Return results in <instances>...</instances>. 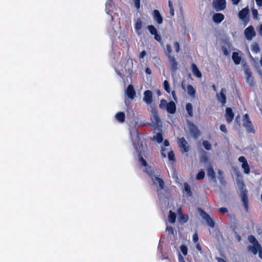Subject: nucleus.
<instances>
[{
    "label": "nucleus",
    "mask_w": 262,
    "mask_h": 262,
    "mask_svg": "<svg viewBox=\"0 0 262 262\" xmlns=\"http://www.w3.org/2000/svg\"><path fill=\"white\" fill-rule=\"evenodd\" d=\"M159 107L162 110H166L167 112L172 114H174L177 110L176 105L173 101L167 102L164 99L160 100Z\"/></svg>",
    "instance_id": "f257e3e1"
},
{
    "label": "nucleus",
    "mask_w": 262,
    "mask_h": 262,
    "mask_svg": "<svg viewBox=\"0 0 262 262\" xmlns=\"http://www.w3.org/2000/svg\"><path fill=\"white\" fill-rule=\"evenodd\" d=\"M248 239L249 242L253 244L252 246H249L248 247V251H251L253 254L256 255L257 253L256 248H258V247H260V244L253 235H249Z\"/></svg>",
    "instance_id": "f03ea898"
},
{
    "label": "nucleus",
    "mask_w": 262,
    "mask_h": 262,
    "mask_svg": "<svg viewBox=\"0 0 262 262\" xmlns=\"http://www.w3.org/2000/svg\"><path fill=\"white\" fill-rule=\"evenodd\" d=\"M250 11L248 7L242 9L238 12L239 18L244 22V26H246L249 21Z\"/></svg>",
    "instance_id": "7ed1b4c3"
},
{
    "label": "nucleus",
    "mask_w": 262,
    "mask_h": 262,
    "mask_svg": "<svg viewBox=\"0 0 262 262\" xmlns=\"http://www.w3.org/2000/svg\"><path fill=\"white\" fill-rule=\"evenodd\" d=\"M243 125L246 127L247 131L248 133H255L254 128L250 120V117L248 114H246L244 115L243 117Z\"/></svg>",
    "instance_id": "20e7f679"
},
{
    "label": "nucleus",
    "mask_w": 262,
    "mask_h": 262,
    "mask_svg": "<svg viewBox=\"0 0 262 262\" xmlns=\"http://www.w3.org/2000/svg\"><path fill=\"white\" fill-rule=\"evenodd\" d=\"M244 72L246 76V82L249 84L250 87H253L255 85L254 81V77L252 76V73L249 66L244 67Z\"/></svg>",
    "instance_id": "39448f33"
},
{
    "label": "nucleus",
    "mask_w": 262,
    "mask_h": 262,
    "mask_svg": "<svg viewBox=\"0 0 262 262\" xmlns=\"http://www.w3.org/2000/svg\"><path fill=\"white\" fill-rule=\"evenodd\" d=\"M200 212L201 216L206 221L207 225L211 228H214L215 223L210 216L202 209H200Z\"/></svg>",
    "instance_id": "423d86ee"
},
{
    "label": "nucleus",
    "mask_w": 262,
    "mask_h": 262,
    "mask_svg": "<svg viewBox=\"0 0 262 262\" xmlns=\"http://www.w3.org/2000/svg\"><path fill=\"white\" fill-rule=\"evenodd\" d=\"M178 144L183 152L189 151L190 147L184 137L178 138Z\"/></svg>",
    "instance_id": "0eeeda50"
},
{
    "label": "nucleus",
    "mask_w": 262,
    "mask_h": 262,
    "mask_svg": "<svg viewBox=\"0 0 262 262\" xmlns=\"http://www.w3.org/2000/svg\"><path fill=\"white\" fill-rule=\"evenodd\" d=\"M213 5L217 11H222L226 8V0H213Z\"/></svg>",
    "instance_id": "6e6552de"
},
{
    "label": "nucleus",
    "mask_w": 262,
    "mask_h": 262,
    "mask_svg": "<svg viewBox=\"0 0 262 262\" xmlns=\"http://www.w3.org/2000/svg\"><path fill=\"white\" fill-rule=\"evenodd\" d=\"M189 131L191 135L195 139H197L201 135V132L198 127L193 123H190L189 125Z\"/></svg>",
    "instance_id": "1a4fd4ad"
},
{
    "label": "nucleus",
    "mask_w": 262,
    "mask_h": 262,
    "mask_svg": "<svg viewBox=\"0 0 262 262\" xmlns=\"http://www.w3.org/2000/svg\"><path fill=\"white\" fill-rule=\"evenodd\" d=\"M245 36L247 40H250L256 35V33L252 26H250L244 31Z\"/></svg>",
    "instance_id": "9d476101"
},
{
    "label": "nucleus",
    "mask_w": 262,
    "mask_h": 262,
    "mask_svg": "<svg viewBox=\"0 0 262 262\" xmlns=\"http://www.w3.org/2000/svg\"><path fill=\"white\" fill-rule=\"evenodd\" d=\"M226 90L225 88H222L221 92L219 94H216L217 100L221 103L222 106H224L226 103Z\"/></svg>",
    "instance_id": "9b49d317"
},
{
    "label": "nucleus",
    "mask_w": 262,
    "mask_h": 262,
    "mask_svg": "<svg viewBox=\"0 0 262 262\" xmlns=\"http://www.w3.org/2000/svg\"><path fill=\"white\" fill-rule=\"evenodd\" d=\"M143 101L147 104H150L152 102V93L150 90H146L144 92Z\"/></svg>",
    "instance_id": "f8f14e48"
},
{
    "label": "nucleus",
    "mask_w": 262,
    "mask_h": 262,
    "mask_svg": "<svg viewBox=\"0 0 262 262\" xmlns=\"http://www.w3.org/2000/svg\"><path fill=\"white\" fill-rule=\"evenodd\" d=\"M234 114L232 109L230 107H227L226 109L225 117L227 122L230 123L234 118Z\"/></svg>",
    "instance_id": "ddd939ff"
},
{
    "label": "nucleus",
    "mask_w": 262,
    "mask_h": 262,
    "mask_svg": "<svg viewBox=\"0 0 262 262\" xmlns=\"http://www.w3.org/2000/svg\"><path fill=\"white\" fill-rule=\"evenodd\" d=\"M241 198H242V201L243 202L244 206L246 210H248L249 206H248V203H249V200L248 198L247 195V190H244L241 193Z\"/></svg>",
    "instance_id": "4468645a"
},
{
    "label": "nucleus",
    "mask_w": 262,
    "mask_h": 262,
    "mask_svg": "<svg viewBox=\"0 0 262 262\" xmlns=\"http://www.w3.org/2000/svg\"><path fill=\"white\" fill-rule=\"evenodd\" d=\"M152 16L154 19L156 20L158 24H161L163 23V17L159 10H154L152 12Z\"/></svg>",
    "instance_id": "2eb2a0df"
},
{
    "label": "nucleus",
    "mask_w": 262,
    "mask_h": 262,
    "mask_svg": "<svg viewBox=\"0 0 262 262\" xmlns=\"http://www.w3.org/2000/svg\"><path fill=\"white\" fill-rule=\"evenodd\" d=\"M126 94L128 97L131 99H133L135 98L136 96V92L134 90V86L132 85H128L126 90Z\"/></svg>",
    "instance_id": "dca6fc26"
},
{
    "label": "nucleus",
    "mask_w": 262,
    "mask_h": 262,
    "mask_svg": "<svg viewBox=\"0 0 262 262\" xmlns=\"http://www.w3.org/2000/svg\"><path fill=\"white\" fill-rule=\"evenodd\" d=\"M169 62L171 64V70L172 71H176L178 69V62L174 56L169 55L168 57Z\"/></svg>",
    "instance_id": "f3484780"
},
{
    "label": "nucleus",
    "mask_w": 262,
    "mask_h": 262,
    "mask_svg": "<svg viewBox=\"0 0 262 262\" xmlns=\"http://www.w3.org/2000/svg\"><path fill=\"white\" fill-rule=\"evenodd\" d=\"M191 70H192V72L193 75L195 76H196L197 78H201L202 76V73L200 71L199 69L198 68L196 65L195 63H192L191 64Z\"/></svg>",
    "instance_id": "a211bd4d"
},
{
    "label": "nucleus",
    "mask_w": 262,
    "mask_h": 262,
    "mask_svg": "<svg viewBox=\"0 0 262 262\" xmlns=\"http://www.w3.org/2000/svg\"><path fill=\"white\" fill-rule=\"evenodd\" d=\"M213 20L215 23H220L224 19V15L222 13H215L213 15Z\"/></svg>",
    "instance_id": "6ab92c4d"
},
{
    "label": "nucleus",
    "mask_w": 262,
    "mask_h": 262,
    "mask_svg": "<svg viewBox=\"0 0 262 262\" xmlns=\"http://www.w3.org/2000/svg\"><path fill=\"white\" fill-rule=\"evenodd\" d=\"M154 183L155 184H158L159 187L161 189H163L164 187V181L160 178L158 177H154L152 178Z\"/></svg>",
    "instance_id": "aec40b11"
},
{
    "label": "nucleus",
    "mask_w": 262,
    "mask_h": 262,
    "mask_svg": "<svg viewBox=\"0 0 262 262\" xmlns=\"http://www.w3.org/2000/svg\"><path fill=\"white\" fill-rule=\"evenodd\" d=\"M232 58L235 64H239L241 63L242 57L239 55L238 52H233Z\"/></svg>",
    "instance_id": "412c9836"
},
{
    "label": "nucleus",
    "mask_w": 262,
    "mask_h": 262,
    "mask_svg": "<svg viewBox=\"0 0 262 262\" xmlns=\"http://www.w3.org/2000/svg\"><path fill=\"white\" fill-rule=\"evenodd\" d=\"M116 119L120 123H123L125 121V113L122 112L117 113L115 115Z\"/></svg>",
    "instance_id": "4be33fe9"
},
{
    "label": "nucleus",
    "mask_w": 262,
    "mask_h": 262,
    "mask_svg": "<svg viewBox=\"0 0 262 262\" xmlns=\"http://www.w3.org/2000/svg\"><path fill=\"white\" fill-rule=\"evenodd\" d=\"M152 122L157 126H160L161 122L157 112H155L152 116Z\"/></svg>",
    "instance_id": "5701e85b"
},
{
    "label": "nucleus",
    "mask_w": 262,
    "mask_h": 262,
    "mask_svg": "<svg viewBox=\"0 0 262 262\" xmlns=\"http://www.w3.org/2000/svg\"><path fill=\"white\" fill-rule=\"evenodd\" d=\"M187 88L188 94L191 97H194L196 93L194 88L190 84H188Z\"/></svg>",
    "instance_id": "b1692460"
},
{
    "label": "nucleus",
    "mask_w": 262,
    "mask_h": 262,
    "mask_svg": "<svg viewBox=\"0 0 262 262\" xmlns=\"http://www.w3.org/2000/svg\"><path fill=\"white\" fill-rule=\"evenodd\" d=\"M176 216V214L174 212H172L171 210L169 211L168 220L170 223L173 224L175 223Z\"/></svg>",
    "instance_id": "393cba45"
},
{
    "label": "nucleus",
    "mask_w": 262,
    "mask_h": 262,
    "mask_svg": "<svg viewBox=\"0 0 262 262\" xmlns=\"http://www.w3.org/2000/svg\"><path fill=\"white\" fill-rule=\"evenodd\" d=\"M186 110L187 111L188 115L191 117L193 116V106L191 103H188L186 105Z\"/></svg>",
    "instance_id": "a878e982"
},
{
    "label": "nucleus",
    "mask_w": 262,
    "mask_h": 262,
    "mask_svg": "<svg viewBox=\"0 0 262 262\" xmlns=\"http://www.w3.org/2000/svg\"><path fill=\"white\" fill-rule=\"evenodd\" d=\"M208 175L211 177V179L215 180V174L212 167L210 166L207 169Z\"/></svg>",
    "instance_id": "bb28decb"
},
{
    "label": "nucleus",
    "mask_w": 262,
    "mask_h": 262,
    "mask_svg": "<svg viewBox=\"0 0 262 262\" xmlns=\"http://www.w3.org/2000/svg\"><path fill=\"white\" fill-rule=\"evenodd\" d=\"M184 190L187 192V194L189 196H192V192L191 190L190 187L189 185L187 183L185 182L184 183Z\"/></svg>",
    "instance_id": "cd10ccee"
},
{
    "label": "nucleus",
    "mask_w": 262,
    "mask_h": 262,
    "mask_svg": "<svg viewBox=\"0 0 262 262\" xmlns=\"http://www.w3.org/2000/svg\"><path fill=\"white\" fill-rule=\"evenodd\" d=\"M251 50L253 52L255 53H258L260 52V48L259 47V45L257 43H254L251 46Z\"/></svg>",
    "instance_id": "c85d7f7f"
},
{
    "label": "nucleus",
    "mask_w": 262,
    "mask_h": 262,
    "mask_svg": "<svg viewBox=\"0 0 262 262\" xmlns=\"http://www.w3.org/2000/svg\"><path fill=\"white\" fill-rule=\"evenodd\" d=\"M154 138L159 143H162L163 140V136L161 133H157L155 136H154Z\"/></svg>",
    "instance_id": "c756f323"
},
{
    "label": "nucleus",
    "mask_w": 262,
    "mask_h": 262,
    "mask_svg": "<svg viewBox=\"0 0 262 262\" xmlns=\"http://www.w3.org/2000/svg\"><path fill=\"white\" fill-rule=\"evenodd\" d=\"M147 29L151 35H154L158 33L157 30L154 25H149L147 26Z\"/></svg>",
    "instance_id": "7c9ffc66"
},
{
    "label": "nucleus",
    "mask_w": 262,
    "mask_h": 262,
    "mask_svg": "<svg viewBox=\"0 0 262 262\" xmlns=\"http://www.w3.org/2000/svg\"><path fill=\"white\" fill-rule=\"evenodd\" d=\"M242 167L244 169V172L249 174L250 172V168L248 162L242 164Z\"/></svg>",
    "instance_id": "2f4dec72"
},
{
    "label": "nucleus",
    "mask_w": 262,
    "mask_h": 262,
    "mask_svg": "<svg viewBox=\"0 0 262 262\" xmlns=\"http://www.w3.org/2000/svg\"><path fill=\"white\" fill-rule=\"evenodd\" d=\"M189 219L188 215L187 214L181 213L180 214V220L183 223H186Z\"/></svg>",
    "instance_id": "473e14b6"
},
{
    "label": "nucleus",
    "mask_w": 262,
    "mask_h": 262,
    "mask_svg": "<svg viewBox=\"0 0 262 262\" xmlns=\"http://www.w3.org/2000/svg\"><path fill=\"white\" fill-rule=\"evenodd\" d=\"M142 22L140 19H138L135 25V29L137 31L139 30H140L142 28Z\"/></svg>",
    "instance_id": "72a5a7b5"
},
{
    "label": "nucleus",
    "mask_w": 262,
    "mask_h": 262,
    "mask_svg": "<svg viewBox=\"0 0 262 262\" xmlns=\"http://www.w3.org/2000/svg\"><path fill=\"white\" fill-rule=\"evenodd\" d=\"M203 145L204 148L207 150H209L211 149V147H212L211 144L207 140L203 141Z\"/></svg>",
    "instance_id": "f704fd0d"
},
{
    "label": "nucleus",
    "mask_w": 262,
    "mask_h": 262,
    "mask_svg": "<svg viewBox=\"0 0 262 262\" xmlns=\"http://www.w3.org/2000/svg\"><path fill=\"white\" fill-rule=\"evenodd\" d=\"M205 176V172L203 170H201L196 174V179L198 180H202L204 178Z\"/></svg>",
    "instance_id": "c9c22d12"
},
{
    "label": "nucleus",
    "mask_w": 262,
    "mask_h": 262,
    "mask_svg": "<svg viewBox=\"0 0 262 262\" xmlns=\"http://www.w3.org/2000/svg\"><path fill=\"white\" fill-rule=\"evenodd\" d=\"M163 86H164V89L165 91L167 93H169L170 92V86H169V83H168V81L165 80L164 81V82H163Z\"/></svg>",
    "instance_id": "e433bc0d"
},
{
    "label": "nucleus",
    "mask_w": 262,
    "mask_h": 262,
    "mask_svg": "<svg viewBox=\"0 0 262 262\" xmlns=\"http://www.w3.org/2000/svg\"><path fill=\"white\" fill-rule=\"evenodd\" d=\"M180 250L184 256H186L187 254L188 249H187V247L185 245H181L180 246Z\"/></svg>",
    "instance_id": "4c0bfd02"
},
{
    "label": "nucleus",
    "mask_w": 262,
    "mask_h": 262,
    "mask_svg": "<svg viewBox=\"0 0 262 262\" xmlns=\"http://www.w3.org/2000/svg\"><path fill=\"white\" fill-rule=\"evenodd\" d=\"M168 158L169 160H170V161H174V162L176 161L175 156H174V152L172 150L170 151L168 153Z\"/></svg>",
    "instance_id": "58836bf2"
},
{
    "label": "nucleus",
    "mask_w": 262,
    "mask_h": 262,
    "mask_svg": "<svg viewBox=\"0 0 262 262\" xmlns=\"http://www.w3.org/2000/svg\"><path fill=\"white\" fill-rule=\"evenodd\" d=\"M172 53V49L171 47L169 44H167L166 45V55L167 57H169V55H171Z\"/></svg>",
    "instance_id": "ea45409f"
},
{
    "label": "nucleus",
    "mask_w": 262,
    "mask_h": 262,
    "mask_svg": "<svg viewBox=\"0 0 262 262\" xmlns=\"http://www.w3.org/2000/svg\"><path fill=\"white\" fill-rule=\"evenodd\" d=\"M252 14L254 19H257L258 12L257 9H253L252 10Z\"/></svg>",
    "instance_id": "a19ab883"
},
{
    "label": "nucleus",
    "mask_w": 262,
    "mask_h": 262,
    "mask_svg": "<svg viewBox=\"0 0 262 262\" xmlns=\"http://www.w3.org/2000/svg\"><path fill=\"white\" fill-rule=\"evenodd\" d=\"M111 8L112 5L111 2H107L105 4V10L107 13L111 11Z\"/></svg>",
    "instance_id": "79ce46f5"
},
{
    "label": "nucleus",
    "mask_w": 262,
    "mask_h": 262,
    "mask_svg": "<svg viewBox=\"0 0 262 262\" xmlns=\"http://www.w3.org/2000/svg\"><path fill=\"white\" fill-rule=\"evenodd\" d=\"M192 241L194 243H196L199 241V236L196 232H195L192 236Z\"/></svg>",
    "instance_id": "37998d69"
},
{
    "label": "nucleus",
    "mask_w": 262,
    "mask_h": 262,
    "mask_svg": "<svg viewBox=\"0 0 262 262\" xmlns=\"http://www.w3.org/2000/svg\"><path fill=\"white\" fill-rule=\"evenodd\" d=\"M173 46L176 49V52L179 53L180 51V47L179 43L178 42H174Z\"/></svg>",
    "instance_id": "c03bdc74"
},
{
    "label": "nucleus",
    "mask_w": 262,
    "mask_h": 262,
    "mask_svg": "<svg viewBox=\"0 0 262 262\" xmlns=\"http://www.w3.org/2000/svg\"><path fill=\"white\" fill-rule=\"evenodd\" d=\"M154 38L155 40L160 43L162 42L161 37L160 35H159L158 33L154 35Z\"/></svg>",
    "instance_id": "a18cd8bd"
},
{
    "label": "nucleus",
    "mask_w": 262,
    "mask_h": 262,
    "mask_svg": "<svg viewBox=\"0 0 262 262\" xmlns=\"http://www.w3.org/2000/svg\"><path fill=\"white\" fill-rule=\"evenodd\" d=\"M195 244L196 249L200 252V253L202 254L203 253V250L199 242Z\"/></svg>",
    "instance_id": "49530a36"
},
{
    "label": "nucleus",
    "mask_w": 262,
    "mask_h": 262,
    "mask_svg": "<svg viewBox=\"0 0 262 262\" xmlns=\"http://www.w3.org/2000/svg\"><path fill=\"white\" fill-rule=\"evenodd\" d=\"M135 5L137 9H139L140 8V0H134Z\"/></svg>",
    "instance_id": "de8ad7c7"
},
{
    "label": "nucleus",
    "mask_w": 262,
    "mask_h": 262,
    "mask_svg": "<svg viewBox=\"0 0 262 262\" xmlns=\"http://www.w3.org/2000/svg\"><path fill=\"white\" fill-rule=\"evenodd\" d=\"M238 161L242 163V164H244V163H245L247 162V161L246 159L244 156L239 157V158H238Z\"/></svg>",
    "instance_id": "09e8293b"
},
{
    "label": "nucleus",
    "mask_w": 262,
    "mask_h": 262,
    "mask_svg": "<svg viewBox=\"0 0 262 262\" xmlns=\"http://www.w3.org/2000/svg\"><path fill=\"white\" fill-rule=\"evenodd\" d=\"M220 129L221 130L222 132H224V133H227V129L225 124H221L220 125Z\"/></svg>",
    "instance_id": "8fccbe9b"
},
{
    "label": "nucleus",
    "mask_w": 262,
    "mask_h": 262,
    "mask_svg": "<svg viewBox=\"0 0 262 262\" xmlns=\"http://www.w3.org/2000/svg\"><path fill=\"white\" fill-rule=\"evenodd\" d=\"M257 250V252H258V255L260 258L262 259V247L260 246V247H258V248H256Z\"/></svg>",
    "instance_id": "3c124183"
},
{
    "label": "nucleus",
    "mask_w": 262,
    "mask_h": 262,
    "mask_svg": "<svg viewBox=\"0 0 262 262\" xmlns=\"http://www.w3.org/2000/svg\"><path fill=\"white\" fill-rule=\"evenodd\" d=\"M140 161L144 166H146L147 165V163L142 157H140Z\"/></svg>",
    "instance_id": "603ef678"
},
{
    "label": "nucleus",
    "mask_w": 262,
    "mask_h": 262,
    "mask_svg": "<svg viewBox=\"0 0 262 262\" xmlns=\"http://www.w3.org/2000/svg\"><path fill=\"white\" fill-rule=\"evenodd\" d=\"M219 211L222 213H227L228 212V209L227 208H225V207H221L220 208H219Z\"/></svg>",
    "instance_id": "864d4df0"
},
{
    "label": "nucleus",
    "mask_w": 262,
    "mask_h": 262,
    "mask_svg": "<svg viewBox=\"0 0 262 262\" xmlns=\"http://www.w3.org/2000/svg\"><path fill=\"white\" fill-rule=\"evenodd\" d=\"M208 160V158L206 155H204L201 157V161L203 162H207Z\"/></svg>",
    "instance_id": "5fc2aeb1"
},
{
    "label": "nucleus",
    "mask_w": 262,
    "mask_h": 262,
    "mask_svg": "<svg viewBox=\"0 0 262 262\" xmlns=\"http://www.w3.org/2000/svg\"><path fill=\"white\" fill-rule=\"evenodd\" d=\"M222 51L223 52V53L225 55L227 56L229 55V51L226 47H222Z\"/></svg>",
    "instance_id": "6e6d98bb"
},
{
    "label": "nucleus",
    "mask_w": 262,
    "mask_h": 262,
    "mask_svg": "<svg viewBox=\"0 0 262 262\" xmlns=\"http://www.w3.org/2000/svg\"><path fill=\"white\" fill-rule=\"evenodd\" d=\"M166 230L171 234H173L174 230L171 226H167Z\"/></svg>",
    "instance_id": "4d7b16f0"
},
{
    "label": "nucleus",
    "mask_w": 262,
    "mask_h": 262,
    "mask_svg": "<svg viewBox=\"0 0 262 262\" xmlns=\"http://www.w3.org/2000/svg\"><path fill=\"white\" fill-rule=\"evenodd\" d=\"M146 52L145 50L142 51L141 52L139 55V58H143L146 55Z\"/></svg>",
    "instance_id": "13d9d810"
},
{
    "label": "nucleus",
    "mask_w": 262,
    "mask_h": 262,
    "mask_svg": "<svg viewBox=\"0 0 262 262\" xmlns=\"http://www.w3.org/2000/svg\"><path fill=\"white\" fill-rule=\"evenodd\" d=\"M178 259L179 262H185L183 257L180 253L179 254Z\"/></svg>",
    "instance_id": "bf43d9fd"
},
{
    "label": "nucleus",
    "mask_w": 262,
    "mask_h": 262,
    "mask_svg": "<svg viewBox=\"0 0 262 262\" xmlns=\"http://www.w3.org/2000/svg\"><path fill=\"white\" fill-rule=\"evenodd\" d=\"M165 148L162 147V149H161V156L163 158H166V155L165 153Z\"/></svg>",
    "instance_id": "052dcab7"
},
{
    "label": "nucleus",
    "mask_w": 262,
    "mask_h": 262,
    "mask_svg": "<svg viewBox=\"0 0 262 262\" xmlns=\"http://www.w3.org/2000/svg\"><path fill=\"white\" fill-rule=\"evenodd\" d=\"M256 5L259 7H262V0H255Z\"/></svg>",
    "instance_id": "680f3d73"
},
{
    "label": "nucleus",
    "mask_w": 262,
    "mask_h": 262,
    "mask_svg": "<svg viewBox=\"0 0 262 262\" xmlns=\"http://www.w3.org/2000/svg\"><path fill=\"white\" fill-rule=\"evenodd\" d=\"M220 181L222 184L224 185L226 184V181L224 180L223 177H222L220 178Z\"/></svg>",
    "instance_id": "e2e57ef3"
},
{
    "label": "nucleus",
    "mask_w": 262,
    "mask_h": 262,
    "mask_svg": "<svg viewBox=\"0 0 262 262\" xmlns=\"http://www.w3.org/2000/svg\"><path fill=\"white\" fill-rule=\"evenodd\" d=\"M258 33L260 35L262 36V24L259 25Z\"/></svg>",
    "instance_id": "0e129e2a"
},
{
    "label": "nucleus",
    "mask_w": 262,
    "mask_h": 262,
    "mask_svg": "<svg viewBox=\"0 0 262 262\" xmlns=\"http://www.w3.org/2000/svg\"><path fill=\"white\" fill-rule=\"evenodd\" d=\"M241 0H232V2L233 4L235 5H237L238 4V3L240 2Z\"/></svg>",
    "instance_id": "69168bd1"
},
{
    "label": "nucleus",
    "mask_w": 262,
    "mask_h": 262,
    "mask_svg": "<svg viewBox=\"0 0 262 262\" xmlns=\"http://www.w3.org/2000/svg\"><path fill=\"white\" fill-rule=\"evenodd\" d=\"M171 95H172V96L173 98L175 100H177V96H176V92H175V91H172V92H171Z\"/></svg>",
    "instance_id": "338daca9"
},
{
    "label": "nucleus",
    "mask_w": 262,
    "mask_h": 262,
    "mask_svg": "<svg viewBox=\"0 0 262 262\" xmlns=\"http://www.w3.org/2000/svg\"><path fill=\"white\" fill-rule=\"evenodd\" d=\"M216 260L218 262H226L224 259L221 257H217Z\"/></svg>",
    "instance_id": "774afa93"
}]
</instances>
